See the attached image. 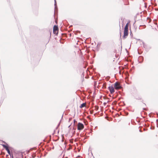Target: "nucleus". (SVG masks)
Instances as JSON below:
<instances>
[{"label":"nucleus","mask_w":158,"mask_h":158,"mask_svg":"<svg viewBox=\"0 0 158 158\" xmlns=\"http://www.w3.org/2000/svg\"><path fill=\"white\" fill-rule=\"evenodd\" d=\"M128 23H127L124 28V35L123 36V39H125L126 36H127L128 35Z\"/></svg>","instance_id":"1"},{"label":"nucleus","mask_w":158,"mask_h":158,"mask_svg":"<svg viewBox=\"0 0 158 158\" xmlns=\"http://www.w3.org/2000/svg\"><path fill=\"white\" fill-rule=\"evenodd\" d=\"M84 127V125L80 123H79L77 125V129L78 130H82Z\"/></svg>","instance_id":"2"},{"label":"nucleus","mask_w":158,"mask_h":158,"mask_svg":"<svg viewBox=\"0 0 158 158\" xmlns=\"http://www.w3.org/2000/svg\"><path fill=\"white\" fill-rule=\"evenodd\" d=\"M114 87L115 89H119L121 88V86L120 84L118 82H116L114 84Z\"/></svg>","instance_id":"3"},{"label":"nucleus","mask_w":158,"mask_h":158,"mask_svg":"<svg viewBox=\"0 0 158 158\" xmlns=\"http://www.w3.org/2000/svg\"><path fill=\"white\" fill-rule=\"evenodd\" d=\"M108 89L109 90L111 94H113L114 92V88L112 85L108 87Z\"/></svg>","instance_id":"4"},{"label":"nucleus","mask_w":158,"mask_h":158,"mask_svg":"<svg viewBox=\"0 0 158 158\" xmlns=\"http://www.w3.org/2000/svg\"><path fill=\"white\" fill-rule=\"evenodd\" d=\"M2 145L3 146V147L5 148L6 150L7 151L8 153L10 155V152L9 150L8 147L4 144H2Z\"/></svg>","instance_id":"5"},{"label":"nucleus","mask_w":158,"mask_h":158,"mask_svg":"<svg viewBox=\"0 0 158 158\" xmlns=\"http://www.w3.org/2000/svg\"><path fill=\"white\" fill-rule=\"evenodd\" d=\"M86 104L85 103H83L80 106V108H82L85 106Z\"/></svg>","instance_id":"6"},{"label":"nucleus","mask_w":158,"mask_h":158,"mask_svg":"<svg viewBox=\"0 0 158 158\" xmlns=\"http://www.w3.org/2000/svg\"><path fill=\"white\" fill-rule=\"evenodd\" d=\"M53 31H56L58 29V27L57 26L55 25L53 27Z\"/></svg>","instance_id":"7"},{"label":"nucleus","mask_w":158,"mask_h":158,"mask_svg":"<svg viewBox=\"0 0 158 158\" xmlns=\"http://www.w3.org/2000/svg\"><path fill=\"white\" fill-rule=\"evenodd\" d=\"M54 5H55V9H56V8L57 7V5H56V0H55Z\"/></svg>","instance_id":"8"},{"label":"nucleus","mask_w":158,"mask_h":158,"mask_svg":"<svg viewBox=\"0 0 158 158\" xmlns=\"http://www.w3.org/2000/svg\"><path fill=\"white\" fill-rule=\"evenodd\" d=\"M76 121L74 119V123H75V122Z\"/></svg>","instance_id":"9"},{"label":"nucleus","mask_w":158,"mask_h":158,"mask_svg":"<svg viewBox=\"0 0 158 158\" xmlns=\"http://www.w3.org/2000/svg\"><path fill=\"white\" fill-rule=\"evenodd\" d=\"M3 143H6L5 142H4V141H3Z\"/></svg>","instance_id":"10"},{"label":"nucleus","mask_w":158,"mask_h":158,"mask_svg":"<svg viewBox=\"0 0 158 158\" xmlns=\"http://www.w3.org/2000/svg\"><path fill=\"white\" fill-rule=\"evenodd\" d=\"M33 157H35V156H33Z\"/></svg>","instance_id":"11"},{"label":"nucleus","mask_w":158,"mask_h":158,"mask_svg":"<svg viewBox=\"0 0 158 158\" xmlns=\"http://www.w3.org/2000/svg\"><path fill=\"white\" fill-rule=\"evenodd\" d=\"M33 157H35V156H33Z\"/></svg>","instance_id":"12"}]
</instances>
